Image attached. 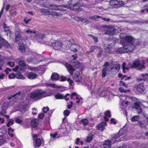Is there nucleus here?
Instances as JSON below:
<instances>
[{
	"label": "nucleus",
	"instance_id": "nucleus-30",
	"mask_svg": "<svg viewBox=\"0 0 148 148\" xmlns=\"http://www.w3.org/2000/svg\"><path fill=\"white\" fill-rule=\"evenodd\" d=\"M16 77L18 79H24L25 78V77H24L23 75L20 73H18L16 75Z\"/></svg>",
	"mask_w": 148,
	"mask_h": 148
},
{
	"label": "nucleus",
	"instance_id": "nucleus-41",
	"mask_svg": "<svg viewBox=\"0 0 148 148\" xmlns=\"http://www.w3.org/2000/svg\"><path fill=\"white\" fill-rule=\"evenodd\" d=\"M114 67L116 71H118L120 69V65L119 64H117L114 66Z\"/></svg>",
	"mask_w": 148,
	"mask_h": 148
},
{
	"label": "nucleus",
	"instance_id": "nucleus-12",
	"mask_svg": "<svg viewBox=\"0 0 148 148\" xmlns=\"http://www.w3.org/2000/svg\"><path fill=\"white\" fill-rule=\"evenodd\" d=\"M79 48V46L73 44L71 45L70 47V49L71 50L73 51V52H76L77 51Z\"/></svg>",
	"mask_w": 148,
	"mask_h": 148
},
{
	"label": "nucleus",
	"instance_id": "nucleus-43",
	"mask_svg": "<svg viewBox=\"0 0 148 148\" xmlns=\"http://www.w3.org/2000/svg\"><path fill=\"white\" fill-rule=\"evenodd\" d=\"M97 18H100L102 19L103 20H104V21H107V22L109 21L110 20V19L109 18H104L102 17H101V16H97Z\"/></svg>",
	"mask_w": 148,
	"mask_h": 148
},
{
	"label": "nucleus",
	"instance_id": "nucleus-38",
	"mask_svg": "<svg viewBox=\"0 0 148 148\" xmlns=\"http://www.w3.org/2000/svg\"><path fill=\"white\" fill-rule=\"evenodd\" d=\"M28 68L30 70L35 71H37L38 70L37 68L34 67L28 66Z\"/></svg>",
	"mask_w": 148,
	"mask_h": 148
},
{
	"label": "nucleus",
	"instance_id": "nucleus-5",
	"mask_svg": "<svg viewBox=\"0 0 148 148\" xmlns=\"http://www.w3.org/2000/svg\"><path fill=\"white\" fill-rule=\"evenodd\" d=\"M126 53L132 51L135 49V46L133 44H126L125 45Z\"/></svg>",
	"mask_w": 148,
	"mask_h": 148
},
{
	"label": "nucleus",
	"instance_id": "nucleus-14",
	"mask_svg": "<svg viewBox=\"0 0 148 148\" xmlns=\"http://www.w3.org/2000/svg\"><path fill=\"white\" fill-rule=\"evenodd\" d=\"M19 49L21 52H23L25 51V48L24 44L21 42L18 43Z\"/></svg>",
	"mask_w": 148,
	"mask_h": 148
},
{
	"label": "nucleus",
	"instance_id": "nucleus-40",
	"mask_svg": "<svg viewBox=\"0 0 148 148\" xmlns=\"http://www.w3.org/2000/svg\"><path fill=\"white\" fill-rule=\"evenodd\" d=\"M92 139V135H89L87 137L86 139V142H89Z\"/></svg>",
	"mask_w": 148,
	"mask_h": 148
},
{
	"label": "nucleus",
	"instance_id": "nucleus-51",
	"mask_svg": "<svg viewBox=\"0 0 148 148\" xmlns=\"http://www.w3.org/2000/svg\"><path fill=\"white\" fill-rule=\"evenodd\" d=\"M98 47H98L96 46H92L91 47V50L90 51V52H92L94 51L95 49H97Z\"/></svg>",
	"mask_w": 148,
	"mask_h": 148
},
{
	"label": "nucleus",
	"instance_id": "nucleus-2",
	"mask_svg": "<svg viewBox=\"0 0 148 148\" xmlns=\"http://www.w3.org/2000/svg\"><path fill=\"white\" fill-rule=\"evenodd\" d=\"M144 64V61L141 62L138 60H136L134 61L132 63L129 62L128 65L130 68H136L141 69L145 68Z\"/></svg>",
	"mask_w": 148,
	"mask_h": 148
},
{
	"label": "nucleus",
	"instance_id": "nucleus-27",
	"mask_svg": "<svg viewBox=\"0 0 148 148\" xmlns=\"http://www.w3.org/2000/svg\"><path fill=\"white\" fill-rule=\"evenodd\" d=\"M83 125H86L88 124L89 122L87 119H82L80 122Z\"/></svg>",
	"mask_w": 148,
	"mask_h": 148
},
{
	"label": "nucleus",
	"instance_id": "nucleus-1",
	"mask_svg": "<svg viewBox=\"0 0 148 148\" xmlns=\"http://www.w3.org/2000/svg\"><path fill=\"white\" fill-rule=\"evenodd\" d=\"M29 95L30 98L35 100L40 99L48 96L46 91L41 90L33 91Z\"/></svg>",
	"mask_w": 148,
	"mask_h": 148
},
{
	"label": "nucleus",
	"instance_id": "nucleus-39",
	"mask_svg": "<svg viewBox=\"0 0 148 148\" xmlns=\"http://www.w3.org/2000/svg\"><path fill=\"white\" fill-rule=\"evenodd\" d=\"M80 64L79 62L78 61L74 62V66L76 68H78Z\"/></svg>",
	"mask_w": 148,
	"mask_h": 148
},
{
	"label": "nucleus",
	"instance_id": "nucleus-57",
	"mask_svg": "<svg viewBox=\"0 0 148 148\" xmlns=\"http://www.w3.org/2000/svg\"><path fill=\"white\" fill-rule=\"evenodd\" d=\"M69 95H70L68 93H67L65 95V96H64V98L66 100L68 101L69 100V99L68 98H67V96H68Z\"/></svg>",
	"mask_w": 148,
	"mask_h": 148
},
{
	"label": "nucleus",
	"instance_id": "nucleus-20",
	"mask_svg": "<svg viewBox=\"0 0 148 148\" xmlns=\"http://www.w3.org/2000/svg\"><path fill=\"white\" fill-rule=\"evenodd\" d=\"M106 125L105 122H103L99 124L98 126V129L99 130L103 131L104 130L105 126Z\"/></svg>",
	"mask_w": 148,
	"mask_h": 148
},
{
	"label": "nucleus",
	"instance_id": "nucleus-24",
	"mask_svg": "<svg viewBox=\"0 0 148 148\" xmlns=\"http://www.w3.org/2000/svg\"><path fill=\"white\" fill-rule=\"evenodd\" d=\"M27 61L29 63L31 62L34 64H36V59L32 58H28L27 60Z\"/></svg>",
	"mask_w": 148,
	"mask_h": 148
},
{
	"label": "nucleus",
	"instance_id": "nucleus-28",
	"mask_svg": "<svg viewBox=\"0 0 148 148\" xmlns=\"http://www.w3.org/2000/svg\"><path fill=\"white\" fill-rule=\"evenodd\" d=\"M141 105V103L140 102L137 101L134 103V107L137 109L140 107V106Z\"/></svg>",
	"mask_w": 148,
	"mask_h": 148
},
{
	"label": "nucleus",
	"instance_id": "nucleus-55",
	"mask_svg": "<svg viewBox=\"0 0 148 148\" xmlns=\"http://www.w3.org/2000/svg\"><path fill=\"white\" fill-rule=\"evenodd\" d=\"M57 135V133H55L54 134H50V136L51 137H52L53 138H56V136Z\"/></svg>",
	"mask_w": 148,
	"mask_h": 148
},
{
	"label": "nucleus",
	"instance_id": "nucleus-11",
	"mask_svg": "<svg viewBox=\"0 0 148 148\" xmlns=\"http://www.w3.org/2000/svg\"><path fill=\"white\" fill-rule=\"evenodd\" d=\"M116 51L118 53H126L125 46L117 48L116 50Z\"/></svg>",
	"mask_w": 148,
	"mask_h": 148
},
{
	"label": "nucleus",
	"instance_id": "nucleus-3",
	"mask_svg": "<svg viewBox=\"0 0 148 148\" xmlns=\"http://www.w3.org/2000/svg\"><path fill=\"white\" fill-rule=\"evenodd\" d=\"M103 27H104L107 28L108 29H109L106 31L105 33V34L109 36H111L115 34L116 33V30L114 29L113 26L111 25L107 26L105 25H104Z\"/></svg>",
	"mask_w": 148,
	"mask_h": 148
},
{
	"label": "nucleus",
	"instance_id": "nucleus-21",
	"mask_svg": "<svg viewBox=\"0 0 148 148\" xmlns=\"http://www.w3.org/2000/svg\"><path fill=\"white\" fill-rule=\"evenodd\" d=\"M103 145L104 147L109 148L111 146V143L109 140L105 141Z\"/></svg>",
	"mask_w": 148,
	"mask_h": 148
},
{
	"label": "nucleus",
	"instance_id": "nucleus-61",
	"mask_svg": "<svg viewBox=\"0 0 148 148\" xmlns=\"http://www.w3.org/2000/svg\"><path fill=\"white\" fill-rule=\"evenodd\" d=\"M44 116V114L43 113L39 114L38 115V117L40 119H42Z\"/></svg>",
	"mask_w": 148,
	"mask_h": 148
},
{
	"label": "nucleus",
	"instance_id": "nucleus-42",
	"mask_svg": "<svg viewBox=\"0 0 148 148\" xmlns=\"http://www.w3.org/2000/svg\"><path fill=\"white\" fill-rule=\"evenodd\" d=\"M62 5H59L57 6H54L53 9L55 10H62L60 8L62 7Z\"/></svg>",
	"mask_w": 148,
	"mask_h": 148
},
{
	"label": "nucleus",
	"instance_id": "nucleus-47",
	"mask_svg": "<svg viewBox=\"0 0 148 148\" xmlns=\"http://www.w3.org/2000/svg\"><path fill=\"white\" fill-rule=\"evenodd\" d=\"M49 110V108L48 107H44L43 108L42 110L44 113H47Z\"/></svg>",
	"mask_w": 148,
	"mask_h": 148
},
{
	"label": "nucleus",
	"instance_id": "nucleus-25",
	"mask_svg": "<svg viewBox=\"0 0 148 148\" xmlns=\"http://www.w3.org/2000/svg\"><path fill=\"white\" fill-rule=\"evenodd\" d=\"M5 32H6V35L7 36L10 37L11 35V32L9 29V27L5 28H4Z\"/></svg>",
	"mask_w": 148,
	"mask_h": 148
},
{
	"label": "nucleus",
	"instance_id": "nucleus-22",
	"mask_svg": "<svg viewBox=\"0 0 148 148\" xmlns=\"http://www.w3.org/2000/svg\"><path fill=\"white\" fill-rule=\"evenodd\" d=\"M123 130V129L120 130L118 134L117 135H114V138L116 139L119 137H120L121 135L124 134Z\"/></svg>",
	"mask_w": 148,
	"mask_h": 148
},
{
	"label": "nucleus",
	"instance_id": "nucleus-19",
	"mask_svg": "<svg viewBox=\"0 0 148 148\" xmlns=\"http://www.w3.org/2000/svg\"><path fill=\"white\" fill-rule=\"evenodd\" d=\"M35 147H39L41 144V140L39 138H36L34 140Z\"/></svg>",
	"mask_w": 148,
	"mask_h": 148
},
{
	"label": "nucleus",
	"instance_id": "nucleus-23",
	"mask_svg": "<svg viewBox=\"0 0 148 148\" xmlns=\"http://www.w3.org/2000/svg\"><path fill=\"white\" fill-rule=\"evenodd\" d=\"M105 116L104 117V120L106 121H108V118H110L111 117V114L110 111H107L105 113Z\"/></svg>",
	"mask_w": 148,
	"mask_h": 148
},
{
	"label": "nucleus",
	"instance_id": "nucleus-45",
	"mask_svg": "<svg viewBox=\"0 0 148 148\" xmlns=\"http://www.w3.org/2000/svg\"><path fill=\"white\" fill-rule=\"evenodd\" d=\"M1 45L8 48H9L10 47L8 42L6 41L5 40V41L3 43V44Z\"/></svg>",
	"mask_w": 148,
	"mask_h": 148
},
{
	"label": "nucleus",
	"instance_id": "nucleus-59",
	"mask_svg": "<svg viewBox=\"0 0 148 148\" xmlns=\"http://www.w3.org/2000/svg\"><path fill=\"white\" fill-rule=\"evenodd\" d=\"M50 86L52 87L55 88H58V86L54 84H50Z\"/></svg>",
	"mask_w": 148,
	"mask_h": 148
},
{
	"label": "nucleus",
	"instance_id": "nucleus-64",
	"mask_svg": "<svg viewBox=\"0 0 148 148\" xmlns=\"http://www.w3.org/2000/svg\"><path fill=\"white\" fill-rule=\"evenodd\" d=\"M109 64V63L108 62H106L104 63L103 65V66L104 67H107V66H108Z\"/></svg>",
	"mask_w": 148,
	"mask_h": 148
},
{
	"label": "nucleus",
	"instance_id": "nucleus-26",
	"mask_svg": "<svg viewBox=\"0 0 148 148\" xmlns=\"http://www.w3.org/2000/svg\"><path fill=\"white\" fill-rule=\"evenodd\" d=\"M37 121L36 119L32 120L31 122L32 126L34 127H36L38 125Z\"/></svg>",
	"mask_w": 148,
	"mask_h": 148
},
{
	"label": "nucleus",
	"instance_id": "nucleus-63",
	"mask_svg": "<svg viewBox=\"0 0 148 148\" xmlns=\"http://www.w3.org/2000/svg\"><path fill=\"white\" fill-rule=\"evenodd\" d=\"M137 112L139 114L141 113L142 111V110L141 108L140 107L139 108H138L137 109Z\"/></svg>",
	"mask_w": 148,
	"mask_h": 148
},
{
	"label": "nucleus",
	"instance_id": "nucleus-48",
	"mask_svg": "<svg viewBox=\"0 0 148 148\" xmlns=\"http://www.w3.org/2000/svg\"><path fill=\"white\" fill-rule=\"evenodd\" d=\"M98 49L99 50V52L97 54V57L98 58H100L101 56V53L102 52V51L101 50V48L100 47H99Z\"/></svg>",
	"mask_w": 148,
	"mask_h": 148
},
{
	"label": "nucleus",
	"instance_id": "nucleus-50",
	"mask_svg": "<svg viewBox=\"0 0 148 148\" xmlns=\"http://www.w3.org/2000/svg\"><path fill=\"white\" fill-rule=\"evenodd\" d=\"M15 77H16V75H15L14 73L12 74L8 75V77L10 79H14Z\"/></svg>",
	"mask_w": 148,
	"mask_h": 148
},
{
	"label": "nucleus",
	"instance_id": "nucleus-60",
	"mask_svg": "<svg viewBox=\"0 0 148 148\" xmlns=\"http://www.w3.org/2000/svg\"><path fill=\"white\" fill-rule=\"evenodd\" d=\"M5 75L4 74L2 73L0 74V79H3L4 78V77L5 76Z\"/></svg>",
	"mask_w": 148,
	"mask_h": 148
},
{
	"label": "nucleus",
	"instance_id": "nucleus-32",
	"mask_svg": "<svg viewBox=\"0 0 148 148\" xmlns=\"http://www.w3.org/2000/svg\"><path fill=\"white\" fill-rule=\"evenodd\" d=\"M107 67H104L102 70V77H104L106 74V72L107 71Z\"/></svg>",
	"mask_w": 148,
	"mask_h": 148
},
{
	"label": "nucleus",
	"instance_id": "nucleus-7",
	"mask_svg": "<svg viewBox=\"0 0 148 148\" xmlns=\"http://www.w3.org/2000/svg\"><path fill=\"white\" fill-rule=\"evenodd\" d=\"M15 40L14 42H17L21 40V32L20 31H16L15 33Z\"/></svg>",
	"mask_w": 148,
	"mask_h": 148
},
{
	"label": "nucleus",
	"instance_id": "nucleus-13",
	"mask_svg": "<svg viewBox=\"0 0 148 148\" xmlns=\"http://www.w3.org/2000/svg\"><path fill=\"white\" fill-rule=\"evenodd\" d=\"M43 37V35L42 34H36L34 35V38H32V36L31 37L32 40H34L36 39V40H38L40 39H42Z\"/></svg>",
	"mask_w": 148,
	"mask_h": 148
},
{
	"label": "nucleus",
	"instance_id": "nucleus-9",
	"mask_svg": "<svg viewBox=\"0 0 148 148\" xmlns=\"http://www.w3.org/2000/svg\"><path fill=\"white\" fill-rule=\"evenodd\" d=\"M65 66L70 73L71 75H72L75 71L74 69L73 68L71 65L66 63V64Z\"/></svg>",
	"mask_w": 148,
	"mask_h": 148
},
{
	"label": "nucleus",
	"instance_id": "nucleus-16",
	"mask_svg": "<svg viewBox=\"0 0 148 148\" xmlns=\"http://www.w3.org/2000/svg\"><path fill=\"white\" fill-rule=\"evenodd\" d=\"M37 75L36 74L31 72L28 73L27 76L29 79H35Z\"/></svg>",
	"mask_w": 148,
	"mask_h": 148
},
{
	"label": "nucleus",
	"instance_id": "nucleus-52",
	"mask_svg": "<svg viewBox=\"0 0 148 148\" xmlns=\"http://www.w3.org/2000/svg\"><path fill=\"white\" fill-rule=\"evenodd\" d=\"M8 64L11 67H13L14 65V62H9L8 63Z\"/></svg>",
	"mask_w": 148,
	"mask_h": 148
},
{
	"label": "nucleus",
	"instance_id": "nucleus-18",
	"mask_svg": "<svg viewBox=\"0 0 148 148\" xmlns=\"http://www.w3.org/2000/svg\"><path fill=\"white\" fill-rule=\"evenodd\" d=\"M59 77V76L58 73H53L51 75V79L52 80H57L58 79Z\"/></svg>",
	"mask_w": 148,
	"mask_h": 148
},
{
	"label": "nucleus",
	"instance_id": "nucleus-15",
	"mask_svg": "<svg viewBox=\"0 0 148 148\" xmlns=\"http://www.w3.org/2000/svg\"><path fill=\"white\" fill-rule=\"evenodd\" d=\"M79 0H70L68 2L69 4L73 7H74L77 5L79 4L78 1Z\"/></svg>",
	"mask_w": 148,
	"mask_h": 148
},
{
	"label": "nucleus",
	"instance_id": "nucleus-54",
	"mask_svg": "<svg viewBox=\"0 0 148 148\" xmlns=\"http://www.w3.org/2000/svg\"><path fill=\"white\" fill-rule=\"evenodd\" d=\"M19 64L22 66H25V64L23 61H20L19 62Z\"/></svg>",
	"mask_w": 148,
	"mask_h": 148
},
{
	"label": "nucleus",
	"instance_id": "nucleus-62",
	"mask_svg": "<svg viewBox=\"0 0 148 148\" xmlns=\"http://www.w3.org/2000/svg\"><path fill=\"white\" fill-rule=\"evenodd\" d=\"M61 79L60 81L62 82L64 81H66V80L67 79H66V78L65 77L63 76H61Z\"/></svg>",
	"mask_w": 148,
	"mask_h": 148
},
{
	"label": "nucleus",
	"instance_id": "nucleus-56",
	"mask_svg": "<svg viewBox=\"0 0 148 148\" xmlns=\"http://www.w3.org/2000/svg\"><path fill=\"white\" fill-rule=\"evenodd\" d=\"M78 3H79V4L77 5L78 7L82 6L83 4V3L82 2V1H80L79 0V1H78Z\"/></svg>",
	"mask_w": 148,
	"mask_h": 148
},
{
	"label": "nucleus",
	"instance_id": "nucleus-33",
	"mask_svg": "<svg viewBox=\"0 0 148 148\" xmlns=\"http://www.w3.org/2000/svg\"><path fill=\"white\" fill-rule=\"evenodd\" d=\"M15 121L16 123L19 124H22L23 122L22 120L20 118L18 117L16 118Z\"/></svg>",
	"mask_w": 148,
	"mask_h": 148
},
{
	"label": "nucleus",
	"instance_id": "nucleus-58",
	"mask_svg": "<svg viewBox=\"0 0 148 148\" xmlns=\"http://www.w3.org/2000/svg\"><path fill=\"white\" fill-rule=\"evenodd\" d=\"M19 69V66H15V68H13L12 69V70L13 71H14L15 72H16Z\"/></svg>",
	"mask_w": 148,
	"mask_h": 148
},
{
	"label": "nucleus",
	"instance_id": "nucleus-17",
	"mask_svg": "<svg viewBox=\"0 0 148 148\" xmlns=\"http://www.w3.org/2000/svg\"><path fill=\"white\" fill-rule=\"evenodd\" d=\"M126 36L125 33H121L119 35L120 38L121 39L120 40V42L121 45L125 44L124 42H123V41H124L125 39V37Z\"/></svg>",
	"mask_w": 148,
	"mask_h": 148
},
{
	"label": "nucleus",
	"instance_id": "nucleus-31",
	"mask_svg": "<svg viewBox=\"0 0 148 148\" xmlns=\"http://www.w3.org/2000/svg\"><path fill=\"white\" fill-rule=\"evenodd\" d=\"M125 97L126 99L127 100L125 102V103L126 105H127L129 101L131 100H132L134 98L132 97L127 96L124 97Z\"/></svg>",
	"mask_w": 148,
	"mask_h": 148
},
{
	"label": "nucleus",
	"instance_id": "nucleus-6",
	"mask_svg": "<svg viewBox=\"0 0 148 148\" xmlns=\"http://www.w3.org/2000/svg\"><path fill=\"white\" fill-rule=\"evenodd\" d=\"M73 79L77 82H80L82 81V78L79 73L78 72H76L75 73L73 77Z\"/></svg>",
	"mask_w": 148,
	"mask_h": 148
},
{
	"label": "nucleus",
	"instance_id": "nucleus-37",
	"mask_svg": "<svg viewBox=\"0 0 148 148\" xmlns=\"http://www.w3.org/2000/svg\"><path fill=\"white\" fill-rule=\"evenodd\" d=\"M119 90L121 92L125 93L129 91V90H125L123 87H120L119 88Z\"/></svg>",
	"mask_w": 148,
	"mask_h": 148
},
{
	"label": "nucleus",
	"instance_id": "nucleus-8",
	"mask_svg": "<svg viewBox=\"0 0 148 148\" xmlns=\"http://www.w3.org/2000/svg\"><path fill=\"white\" fill-rule=\"evenodd\" d=\"M134 39L130 36H127L125 38V40L127 44H132L133 43Z\"/></svg>",
	"mask_w": 148,
	"mask_h": 148
},
{
	"label": "nucleus",
	"instance_id": "nucleus-53",
	"mask_svg": "<svg viewBox=\"0 0 148 148\" xmlns=\"http://www.w3.org/2000/svg\"><path fill=\"white\" fill-rule=\"evenodd\" d=\"M67 81H68L69 83V84L70 85H72V84L73 83V81L70 78H68L67 79Z\"/></svg>",
	"mask_w": 148,
	"mask_h": 148
},
{
	"label": "nucleus",
	"instance_id": "nucleus-49",
	"mask_svg": "<svg viewBox=\"0 0 148 148\" xmlns=\"http://www.w3.org/2000/svg\"><path fill=\"white\" fill-rule=\"evenodd\" d=\"M5 40L1 36H0V44L1 45L3 44Z\"/></svg>",
	"mask_w": 148,
	"mask_h": 148
},
{
	"label": "nucleus",
	"instance_id": "nucleus-35",
	"mask_svg": "<svg viewBox=\"0 0 148 148\" xmlns=\"http://www.w3.org/2000/svg\"><path fill=\"white\" fill-rule=\"evenodd\" d=\"M26 32L28 34H35L36 33V31L32 30L30 29H29L26 30Z\"/></svg>",
	"mask_w": 148,
	"mask_h": 148
},
{
	"label": "nucleus",
	"instance_id": "nucleus-4",
	"mask_svg": "<svg viewBox=\"0 0 148 148\" xmlns=\"http://www.w3.org/2000/svg\"><path fill=\"white\" fill-rule=\"evenodd\" d=\"M53 48L55 50H59L62 47V43L59 41H56L52 43Z\"/></svg>",
	"mask_w": 148,
	"mask_h": 148
},
{
	"label": "nucleus",
	"instance_id": "nucleus-36",
	"mask_svg": "<svg viewBox=\"0 0 148 148\" xmlns=\"http://www.w3.org/2000/svg\"><path fill=\"white\" fill-rule=\"evenodd\" d=\"M14 124V120L13 119H11L9 121L7 124V127H10L12 126Z\"/></svg>",
	"mask_w": 148,
	"mask_h": 148
},
{
	"label": "nucleus",
	"instance_id": "nucleus-44",
	"mask_svg": "<svg viewBox=\"0 0 148 148\" xmlns=\"http://www.w3.org/2000/svg\"><path fill=\"white\" fill-rule=\"evenodd\" d=\"M70 112L69 110H65L64 112V114L65 116H67L69 115Z\"/></svg>",
	"mask_w": 148,
	"mask_h": 148
},
{
	"label": "nucleus",
	"instance_id": "nucleus-46",
	"mask_svg": "<svg viewBox=\"0 0 148 148\" xmlns=\"http://www.w3.org/2000/svg\"><path fill=\"white\" fill-rule=\"evenodd\" d=\"M4 143V140L3 139V136H0V145H1Z\"/></svg>",
	"mask_w": 148,
	"mask_h": 148
},
{
	"label": "nucleus",
	"instance_id": "nucleus-29",
	"mask_svg": "<svg viewBox=\"0 0 148 148\" xmlns=\"http://www.w3.org/2000/svg\"><path fill=\"white\" fill-rule=\"evenodd\" d=\"M139 118L140 117L138 116H135L132 117L131 120L132 122H135L137 121Z\"/></svg>",
	"mask_w": 148,
	"mask_h": 148
},
{
	"label": "nucleus",
	"instance_id": "nucleus-34",
	"mask_svg": "<svg viewBox=\"0 0 148 148\" xmlns=\"http://www.w3.org/2000/svg\"><path fill=\"white\" fill-rule=\"evenodd\" d=\"M64 96L63 95L58 93L55 95V97L56 99H62L64 98Z\"/></svg>",
	"mask_w": 148,
	"mask_h": 148
},
{
	"label": "nucleus",
	"instance_id": "nucleus-10",
	"mask_svg": "<svg viewBox=\"0 0 148 148\" xmlns=\"http://www.w3.org/2000/svg\"><path fill=\"white\" fill-rule=\"evenodd\" d=\"M137 90L140 92H142L145 90V88L143 84H140L137 85Z\"/></svg>",
	"mask_w": 148,
	"mask_h": 148
}]
</instances>
